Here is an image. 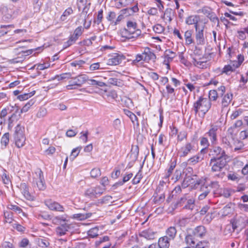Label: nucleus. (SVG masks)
<instances>
[{
  "label": "nucleus",
  "instance_id": "obj_1",
  "mask_svg": "<svg viewBox=\"0 0 248 248\" xmlns=\"http://www.w3.org/2000/svg\"><path fill=\"white\" fill-rule=\"evenodd\" d=\"M211 106V103L208 99L200 97L199 99L193 104V110L194 111L195 114L198 112H201L202 115L204 116L209 110Z\"/></svg>",
  "mask_w": 248,
  "mask_h": 248
},
{
  "label": "nucleus",
  "instance_id": "obj_2",
  "mask_svg": "<svg viewBox=\"0 0 248 248\" xmlns=\"http://www.w3.org/2000/svg\"><path fill=\"white\" fill-rule=\"evenodd\" d=\"M67 221L66 217L63 216H58L53 219V222L56 224H60V226L56 228L57 235L62 236L66 233L70 229V225L66 223Z\"/></svg>",
  "mask_w": 248,
  "mask_h": 248
},
{
  "label": "nucleus",
  "instance_id": "obj_3",
  "mask_svg": "<svg viewBox=\"0 0 248 248\" xmlns=\"http://www.w3.org/2000/svg\"><path fill=\"white\" fill-rule=\"evenodd\" d=\"M156 59V56L151 50V49L146 47L141 54H138L136 56V58L133 60L132 63L136 64L137 63L143 61L148 62L150 61L155 62Z\"/></svg>",
  "mask_w": 248,
  "mask_h": 248
},
{
  "label": "nucleus",
  "instance_id": "obj_4",
  "mask_svg": "<svg viewBox=\"0 0 248 248\" xmlns=\"http://www.w3.org/2000/svg\"><path fill=\"white\" fill-rule=\"evenodd\" d=\"M197 151L195 143L193 141H187L179 149L178 154L181 157H185L195 154Z\"/></svg>",
  "mask_w": 248,
  "mask_h": 248
},
{
  "label": "nucleus",
  "instance_id": "obj_5",
  "mask_svg": "<svg viewBox=\"0 0 248 248\" xmlns=\"http://www.w3.org/2000/svg\"><path fill=\"white\" fill-rule=\"evenodd\" d=\"M32 184L40 190H44L46 188L43 172L40 169H37L33 176Z\"/></svg>",
  "mask_w": 248,
  "mask_h": 248
},
{
  "label": "nucleus",
  "instance_id": "obj_6",
  "mask_svg": "<svg viewBox=\"0 0 248 248\" xmlns=\"http://www.w3.org/2000/svg\"><path fill=\"white\" fill-rule=\"evenodd\" d=\"M205 180L202 179H199L196 180V182L194 184V188H197L198 186L201 185L200 192L201 194L199 195L198 199L199 200L204 199L211 191V186H208L204 182Z\"/></svg>",
  "mask_w": 248,
  "mask_h": 248
},
{
  "label": "nucleus",
  "instance_id": "obj_7",
  "mask_svg": "<svg viewBox=\"0 0 248 248\" xmlns=\"http://www.w3.org/2000/svg\"><path fill=\"white\" fill-rule=\"evenodd\" d=\"M105 190V188L99 186L90 187L86 190L84 195L85 197L93 200L101 196Z\"/></svg>",
  "mask_w": 248,
  "mask_h": 248
},
{
  "label": "nucleus",
  "instance_id": "obj_8",
  "mask_svg": "<svg viewBox=\"0 0 248 248\" xmlns=\"http://www.w3.org/2000/svg\"><path fill=\"white\" fill-rule=\"evenodd\" d=\"M226 165V158H212L209 163L211 171L214 172L220 171Z\"/></svg>",
  "mask_w": 248,
  "mask_h": 248
},
{
  "label": "nucleus",
  "instance_id": "obj_9",
  "mask_svg": "<svg viewBox=\"0 0 248 248\" xmlns=\"http://www.w3.org/2000/svg\"><path fill=\"white\" fill-rule=\"evenodd\" d=\"M108 59L107 60V64L108 65H117L122 62L125 59L122 54L114 53L108 55Z\"/></svg>",
  "mask_w": 248,
  "mask_h": 248
},
{
  "label": "nucleus",
  "instance_id": "obj_10",
  "mask_svg": "<svg viewBox=\"0 0 248 248\" xmlns=\"http://www.w3.org/2000/svg\"><path fill=\"white\" fill-rule=\"evenodd\" d=\"M238 67H239V64L237 61L231 62L228 64L225 65L223 68L218 69L220 72L219 74L223 75L224 74L226 75H230Z\"/></svg>",
  "mask_w": 248,
  "mask_h": 248
},
{
  "label": "nucleus",
  "instance_id": "obj_11",
  "mask_svg": "<svg viewBox=\"0 0 248 248\" xmlns=\"http://www.w3.org/2000/svg\"><path fill=\"white\" fill-rule=\"evenodd\" d=\"M210 155L213 156L212 158H219L220 159L226 158L225 157L227 156L225 151L217 146H214L210 149Z\"/></svg>",
  "mask_w": 248,
  "mask_h": 248
},
{
  "label": "nucleus",
  "instance_id": "obj_12",
  "mask_svg": "<svg viewBox=\"0 0 248 248\" xmlns=\"http://www.w3.org/2000/svg\"><path fill=\"white\" fill-rule=\"evenodd\" d=\"M45 204L50 210L62 212L64 211L63 206L51 199L45 200Z\"/></svg>",
  "mask_w": 248,
  "mask_h": 248
},
{
  "label": "nucleus",
  "instance_id": "obj_13",
  "mask_svg": "<svg viewBox=\"0 0 248 248\" xmlns=\"http://www.w3.org/2000/svg\"><path fill=\"white\" fill-rule=\"evenodd\" d=\"M207 50H210V48H206L205 49V53L202 58V59H205V60L202 61H199L196 59H194L193 64L195 66L200 68H204L206 67V61L207 60H209L211 59V55L212 54V53L207 52Z\"/></svg>",
  "mask_w": 248,
  "mask_h": 248
},
{
  "label": "nucleus",
  "instance_id": "obj_14",
  "mask_svg": "<svg viewBox=\"0 0 248 248\" xmlns=\"http://www.w3.org/2000/svg\"><path fill=\"white\" fill-rule=\"evenodd\" d=\"M72 79L69 81L76 86L80 87L88 80V76L85 74L79 75L75 78H72Z\"/></svg>",
  "mask_w": 248,
  "mask_h": 248
},
{
  "label": "nucleus",
  "instance_id": "obj_15",
  "mask_svg": "<svg viewBox=\"0 0 248 248\" xmlns=\"http://www.w3.org/2000/svg\"><path fill=\"white\" fill-rule=\"evenodd\" d=\"M118 35L121 37V40L122 41L133 40L140 35L136 32H118Z\"/></svg>",
  "mask_w": 248,
  "mask_h": 248
},
{
  "label": "nucleus",
  "instance_id": "obj_16",
  "mask_svg": "<svg viewBox=\"0 0 248 248\" xmlns=\"http://www.w3.org/2000/svg\"><path fill=\"white\" fill-rule=\"evenodd\" d=\"M191 232L193 234L195 237L198 238H202L203 237L206 233V230L203 226H199L196 227L192 230Z\"/></svg>",
  "mask_w": 248,
  "mask_h": 248
},
{
  "label": "nucleus",
  "instance_id": "obj_17",
  "mask_svg": "<svg viewBox=\"0 0 248 248\" xmlns=\"http://www.w3.org/2000/svg\"><path fill=\"white\" fill-rule=\"evenodd\" d=\"M217 126H214L206 133V135L209 137L211 143L213 144H216L217 143Z\"/></svg>",
  "mask_w": 248,
  "mask_h": 248
},
{
  "label": "nucleus",
  "instance_id": "obj_18",
  "mask_svg": "<svg viewBox=\"0 0 248 248\" xmlns=\"http://www.w3.org/2000/svg\"><path fill=\"white\" fill-rule=\"evenodd\" d=\"M197 241L198 238L195 237L191 232H188L185 236V241L186 243L192 248H195L197 244Z\"/></svg>",
  "mask_w": 248,
  "mask_h": 248
},
{
  "label": "nucleus",
  "instance_id": "obj_19",
  "mask_svg": "<svg viewBox=\"0 0 248 248\" xmlns=\"http://www.w3.org/2000/svg\"><path fill=\"white\" fill-rule=\"evenodd\" d=\"M12 107L13 108H11L10 113H12V114L8 119L9 125L12 124L14 121L17 119L18 118L17 114L19 116L21 113H22L21 112H20V109L17 106H15Z\"/></svg>",
  "mask_w": 248,
  "mask_h": 248
},
{
  "label": "nucleus",
  "instance_id": "obj_20",
  "mask_svg": "<svg viewBox=\"0 0 248 248\" xmlns=\"http://www.w3.org/2000/svg\"><path fill=\"white\" fill-rule=\"evenodd\" d=\"M81 34L82 32H74L73 34H70L68 40L64 44V47L67 48L73 44Z\"/></svg>",
  "mask_w": 248,
  "mask_h": 248
},
{
  "label": "nucleus",
  "instance_id": "obj_21",
  "mask_svg": "<svg viewBox=\"0 0 248 248\" xmlns=\"http://www.w3.org/2000/svg\"><path fill=\"white\" fill-rule=\"evenodd\" d=\"M19 188L21 193L26 199L29 201L33 200V197L30 193L27 186L25 183L21 184Z\"/></svg>",
  "mask_w": 248,
  "mask_h": 248
},
{
  "label": "nucleus",
  "instance_id": "obj_22",
  "mask_svg": "<svg viewBox=\"0 0 248 248\" xmlns=\"http://www.w3.org/2000/svg\"><path fill=\"white\" fill-rule=\"evenodd\" d=\"M156 232L151 229H147L142 231L140 233V236L148 240L154 239Z\"/></svg>",
  "mask_w": 248,
  "mask_h": 248
},
{
  "label": "nucleus",
  "instance_id": "obj_23",
  "mask_svg": "<svg viewBox=\"0 0 248 248\" xmlns=\"http://www.w3.org/2000/svg\"><path fill=\"white\" fill-rule=\"evenodd\" d=\"M165 233L166 235L165 236H166L169 240H170L171 241L173 240L177 234L176 229L173 226L170 227L166 230Z\"/></svg>",
  "mask_w": 248,
  "mask_h": 248
},
{
  "label": "nucleus",
  "instance_id": "obj_24",
  "mask_svg": "<svg viewBox=\"0 0 248 248\" xmlns=\"http://www.w3.org/2000/svg\"><path fill=\"white\" fill-rule=\"evenodd\" d=\"M233 95L232 93H227L222 97L221 101L222 109L227 107L232 100V99Z\"/></svg>",
  "mask_w": 248,
  "mask_h": 248
},
{
  "label": "nucleus",
  "instance_id": "obj_25",
  "mask_svg": "<svg viewBox=\"0 0 248 248\" xmlns=\"http://www.w3.org/2000/svg\"><path fill=\"white\" fill-rule=\"evenodd\" d=\"M168 184H169V179H167V177H164L163 179L159 182V184L156 189L155 193L162 192L167 187Z\"/></svg>",
  "mask_w": 248,
  "mask_h": 248
},
{
  "label": "nucleus",
  "instance_id": "obj_26",
  "mask_svg": "<svg viewBox=\"0 0 248 248\" xmlns=\"http://www.w3.org/2000/svg\"><path fill=\"white\" fill-rule=\"evenodd\" d=\"M124 112L130 119L134 125L136 124L137 127L139 126V123L138 120V118L135 115V114L127 109H124Z\"/></svg>",
  "mask_w": 248,
  "mask_h": 248
},
{
  "label": "nucleus",
  "instance_id": "obj_27",
  "mask_svg": "<svg viewBox=\"0 0 248 248\" xmlns=\"http://www.w3.org/2000/svg\"><path fill=\"white\" fill-rule=\"evenodd\" d=\"M170 241L166 236H164L158 239V244L160 248H169Z\"/></svg>",
  "mask_w": 248,
  "mask_h": 248
},
{
  "label": "nucleus",
  "instance_id": "obj_28",
  "mask_svg": "<svg viewBox=\"0 0 248 248\" xmlns=\"http://www.w3.org/2000/svg\"><path fill=\"white\" fill-rule=\"evenodd\" d=\"M234 207V204L232 202H230L227 204L223 209H222V215L224 216H226L231 213L233 211Z\"/></svg>",
  "mask_w": 248,
  "mask_h": 248
},
{
  "label": "nucleus",
  "instance_id": "obj_29",
  "mask_svg": "<svg viewBox=\"0 0 248 248\" xmlns=\"http://www.w3.org/2000/svg\"><path fill=\"white\" fill-rule=\"evenodd\" d=\"M36 242L38 246L41 248H46L50 245L48 239L46 238H38Z\"/></svg>",
  "mask_w": 248,
  "mask_h": 248
},
{
  "label": "nucleus",
  "instance_id": "obj_30",
  "mask_svg": "<svg viewBox=\"0 0 248 248\" xmlns=\"http://www.w3.org/2000/svg\"><path fill=\"white\" fill-rule=\"evenodd\" d=\"M202 160V158H201L200 155L199 154H197L189 158L187 161V164L190 165H194L199 162Z\"/></svg>",
  "mask_w": 248,
  "mask_h": 248
},
{
  "label": "nucleus",
  "instance_id": "obj_31",
  "mask_svg": "<svg viewBox=\"0 0 248 248\" xmlns=\"http://www.w3.org/2000/svg\"><path fill=\"white\" fill-rule=\"evenodd\" d=\"M15 138V141L16 145L18 148H21L23 147L25 143L26 140V138L25 136L24 137H16Z\"/></svg>",
  "mask_w": 248,
  "mask_h": 248
},
{
  "label": "nucleus",
  "instance_id": "obj_32",
  "mask_svg": "<svg viewBox=\"0 0 248 248\" xmlns=\"http://www.w3.org/2000/svg\"><path fill=\"white\" fill-rule=\"evenodd\" d=\"M24 127L20 124H18L15 127V131L14 134V137H24Z\"/></svg>",
  "mask_w": 248,
  "mask_h": 248
},
{
  "label": "nucleus",
  "instance_id": "obj_33",
  "mask_svg": "<svg viewBox=\"0 0 248 248\" xmlns=\"http://www.w3.org/2000/svg\"><path fill=\"white\" fill-rule=\"evenodd\" d=\"M9 133H5L1 139V146L2 149L6 147L9 142Z\"/></svg>",
  "mask_w": 248,
  "mask_h": 248
},
{
  "label": "nucleus",
  "instance_id": "obj_34",
  "mask_svg": "<svg viewBox=\"0 0 248 248\" xmlns=\"http://www.w3.org/2000/svg\"><path fill=\"white\" fill-rule=\"evenodd\" d=\"M199 18L200 17L198 16H190L186 19V22L188 25H194L195 26L197 23Z\"/></svg>",
  "mask_w": 248,
  "mask_h": 248
},
{
  "label": "nucleus",
  "instance_id": "obj_35",
  "mask_svg": "<svg viewBox=\"0 0 248 248\" xmlns=\"http://www.w3.org/2000/svg\"><path fill=\"white\" fill-rule=\"evenodd\" d=\"M82 147L81 146H79L73 149L70 155V159L73 160L78 155Z\"/></svg>",
  "mask_w": 248,
  "mask_h": 248
},
{
  "label": "nucleus",
  "instance_id": "obj_36",
  "mask_svg": "<svg viewBox=\"0 0 248 248\" xmlns=\"http://www.w3.org/2000/svg\"><path fill=\"white\" fill-rule=\"evenodd\" d=\"M172 15V10L170 9H167L165 12L163 16V18L164 20H165L166 21L170 22L171 20V16Z\"/></svg>",
  "mask_w": 248,
  "mask_h": 248
},
{
  "label": "nucleus",
  "instance_id": "obj_37",
  "mask_svg": "<svg viewBox=\"0 0 248 248\" xmlns=\"http://www.w3.org/2000/svg\"><path fill=\"white\" fill-rule=\"evenodd\" d=\"M35 91H33L29 93H26L23 94L19 95L18 96V98L21 101L25 100L32 96L35 94Z\"/></svg>",
  "mask_w": 248,
  "mask_h": 248
},
{
  "label": "nucleus",
  "instance_id": "obj_38",
  "mask_svg": "<svg viewBox=\"0 0 248 248\" xmlns=\"http://www.w3.org/2000/svg\"><path fill=\"white\" fill-rule=\"evenodd\" d=\"M196 39L198 44H203L204 38L203 32H197L196 34Z\"/></svg>",
  "mask_w": 248,
  "mask_h": 248
},
{
  "label": "nucleus",
  "instance_id": "obj_39",
  "mask_svg": "<svg viewBox=\"0 0 248 248\" xmlns=\"http://www.w3.org/2000/svg\"><path fill=\"white\" fill-rule=\"evenodd\" d=\"M90 174L92 178H96L101 175V172L100 169L95 168L91 170Z\"/></svg>",
  "mask_w": 248,
  "mask_h": 248
},
{
  "label": "nucleus",
  "instance_id": "obj_40",
  "mask_svg": "<svg viewBox=\"0 0 248 248\" xmlns=\"http://www.w3.org/2000/svg\"><path fill=\"white\" fill-rule=\"evenodd\" d=\"M7 208L9 209L13 210L18 214L22 212V210L19 206L13 204L11 203H10L7 205Z\"/></svg>",
  "mask_w": 248,
  "mask_h": 248
},
{
  "label": "nucleus",
  "instance_id": "obj_41",
  "mask_svg": "<svg viewBox=\"0 0 248 248\" xmlns=\"http://www.w3.org/2000/svg\"><path fill=\"white\" fill-rule=\"evenodd\" d=\"M98 228L96 227L89 230L88 234L91 237H95L98 235Z\"/></svg>",
  "mask_w": 248,
  "mask_h": 248
},
{
  "label": "nucleus",
  "instance_id": "obj_42",
  "mask_svg": "<svg viewBox=\"0 0 248 248\" xmlns=\"http://www.w3.org/2000/svg\"><path fill=\"white\" fill-rule=\"evenodd\" d=\"M34 101L32 100H30L27 103H26L24 106L20 110V112H26L28 111L30 107L33 105Z\"/></svg>",
  "mask_w": 248,
  "mask_h": 248
},
{
  "label": "nucleus",
  "instance_id": "obj_43",
  "mask_svg": "<svg viewBox=\"0 0 248 248\" xmlns=\"http://www.w3.org/2000/svg\"><path fill=\"white\" fill-rule=\"evenodd\" d=\"M73 13V10L71 8H68L65 10L63 14L61 17L62 21H64L67 19V17Z\"/></svg>",
  "mask_w": 248,
  "mask_h": 248
},
{
  "label": "nucleus",
  "instance_id": "obj_44",
  "mask_svg": "<svg viewBox=\"0 0 248 248\" xmlns=\"http://www.w3.org/2000/svg\"><path fill=\"white\" fill-rule=\"evenodd\" d=\"M88 80L89 81V84L91 85H96L99 87H104L106 86V84L102 81H97L93 79H88Z\"/></svg>",
  "mask_w": 248,
  "mask_h": 248
},
{
  "label": "nucleus",
  "instance_id": "obj_45",
  "mask_svg": "<svg viewBox=\"0 0 248 248\" xmlns=\"http://www.w3.org/2000/svg\"><path fill=\"white\" fill-rule=\"evenodd\" d=\"M13 108L12 106L7 107L3 108L0 112V118L1 119L4 118L8 114L11 113V109Z\"/></svg>",
  "mask_w": 248,
  "mask_h": 248
},
{
  "label": "nucleus",
  "instance_id": "obj_46",
  "mask_svg": "<svg viewBox=\"0 0 248 248\" xmlns=\"http://www.w3.org/2000/svg\"><path fill=\"white\" fill-rule=\"evenodd\" d=\"M28 246L30 247L31 245L30 244L29 240L26 238L22 239L21 240V241L19 243V247L20 248H27Z\"/></svg>",
  "mask_w": 248,
  "mask_h": 248
},
{
  "label": "nucleus",
  "instance_id": "obj_47",
  "mask_svg": "<svg viewBox=\"0 0 248 248\" xmlns=\"http://www.w3.org/2000/svg\"><path fill=\"white\" fill-rule=\"evenodd\" d=\"M204 22L200 20V19L198 20L197 23L195 24V27L196 31H203L204 29Z\"/></svg>",
  "mask_w": 248,
  "mask_h": 248
},
{
  "label": "nucleus",
  "instance_id": "obj_48",
  "mask_svg": "<svg viewBox=\"0 0 248 248\" xmlns=\"http://www.w3.org/2000/svg\"><path fill=\"white\" fill-rule=\"evenodd\" d=\"M187 134L186 131L183 130L179 132L177 136V140L179 141H182L186 139Z\"/></svg>",
  "mask_w": 248,
  "mask_h": 248
},
{
  "label": "nucleus",
  "instance_id": "obj_49",
  "mask_svg": "<svg viewBox=\"0 0 248 248\" xmlns=\"http://www.w3.org/2000/svg\"><path fill=\"white\" fill-rule=\"evenodd\" d=\"M71 74L70 73H65L62 74L60 75H57L55 77V79H57L58 80H62L65 78H71Z\"/></svg>",
  "mask_w": 248,
  "mask_h": 248
},
{
  "label": "nucleus",
  "instance_id": "obj_50",
  "mask_svg": "<svg viewBox=\"0 0 248 248\" xmlns=\"http://www.w3.org/2000/svg\"><path fill=\"white\" fill-rule=\"evenodd\" d=\"M242 112L243 110L241 109H238L233 111L230 116L231 119L233 120L236 119Z\"/></svg>",
  "mask_w": 248,
  "mask_h": 248
},
{
  "label": "nucleus",
  "instance_id": "obj_51",
  "mask_svg": "<svg viewBox=\"0 0 248 248\" xmlns=\"http://www.w3.org/2000/svg\"><path fill=\"white\" fill-rule=\"evenodd\" d=\"M112 199V198L111 196L109 195H106L103 197L102 198L99 199L98 201V202L101 204L107 203L108 202H111Z\"/></svg>",
  "mask_w": 248,
  "mask_h": 248
},
{
  "label": "nucleus",
  "instance_id": "obj_52",
  "mask_svg": "<svg viewBox=\"0 0 248 248\" xmlns=\"http://www.w3.org/2000/svg\"><path fill=\"white\" fill-rule=\"evenodd\" d=\"M217 93L216 90H211L209 93V100L216 101L217 98Z\"/></svg>",
  "mask_w": 248,
  "mask_h": 248
},
{
  "label": "nucleus",
  "instance_id": "obj_53",
  "mask_svg": "<svg viewBox=\"0 0 248 248\" xmlns=\"http://www.w3.org/2000/svg\"><path fill=\"white\" fill-rule=\"evenodd\" d=\"M142 177L141 172L140 170L132 180L133 184L136 185L139 183Z\"/></svg>",
  "mask_w": 248,
  "mask_h": 248
},
{
  "label": "nucleus",
  "instance_id": "obj_54",
  "mask_svg": "<svg viewBox=\"0 0 248 248\" xmlns=\"http://www.w3.org/2000/svg\"><path fill=\"white\" fill-rule=\"evenodd\" d=\"M91 215V213L77 214L75 215V217L78 218L79 220H84L89 218Z\"/></svg>",
  "mask_w": 248,
  "mask_h": 248
},
{
  "label": "nucleus",
  "instance_id": "obj_55",
  "mask_svg": "<svg viewBox=\"0 0 248 248\" xmlns=\"http://www.w3.org/2000/svg\"><path fill=\"white\" fill-rule=\"evenodd\" d=\"M47 113V110L45 108H41L38 110L36 116L38 118H41L45 117Z\"/></svg>",
  "mask_w": 248,
  "mask_h": 248
},
{
  "label": "nucleus",
  "instance_id": "obj_56",
  "mask_svg": "<svg viewBox=\"0 0 248 248\" xmlns=\"http://www.w3.org/2000/svg\"><path fill=\"white\" fill-rule=\"evenodd\" d=\"M191 32H185V37L186 42V44L189 45L193 42V39L191 37Z\"/></svg>",
  "mask_w": 248,
  "mask_h": 248
},
{
  "label": "nucleus",
  "instance_id": "obj_57",
  "mask_svg": "<svg viewBox=\"0 0 248 248\" xmlns=\"http://www.w3.org/2000/svg\"><path fill=\"white\" fill-rule=\"evenodd\" d=\"M12 227L14 229H16L17 231L21 232H24L26 229L25 227L17 223H13L12 224Z\"/></svg>",
  "mask_w": 248,
  "mask_h": 248
},
{
  "label": "nucleus",
  "instance_id": "obj_58",
  "mask_svg": "<svg viewBox=\"0 0 248 248\" xmlns=\"http://www.w3.org/2000/svg\"><path fill=\"white\" fill-rule=\"evenodd\" d=\"M176 166V164L174 162H171L169 169L168 170L167 172L164 177H167V179H169V177L172 173V172L174 169L175 168Z\"/></svg>",
  "mask_w": 248,
  "mask_h": 248
},
{
  "label": "nucleus",
  "instance_id": "obj_59",
  "mask_svg": "<svg viewBox=\"0 0 248 248\" xmlns=\"http://www.w3.org/2000/svg\"><path fill=\"white\" fill-rule=\"evenodd\" d=\"M37 218L39 219H45V220H49L50 219V216L48 215L46 213L43 212L40 214H39L37 215Z\"/></svg>",
  "mask_w": 248,
  "mask_h": 248
},
{
  "label": "nucleus",
  "instance_id": "obj_60",
  "mask_svg": "<svg viewBox=\"0 0 248 248\" xmlns=\"http://www.w3.org/2000/svg\"><path fill=\"white\" fill-rule=\"evenodd\" d=\"M120 13H121L124 17L132 15V12H131V10L128 8H125L121 10L120 12Z\"/></svg>",
  "mask_w": 248,
  "mask_h": 248
},
{
  "label": "nucleus",
  "instance_id": "obj_61",
  "mask_svg": "<svg viewBox=\"0 0 248 248\" xmlns=\"http://www.w3.org/2000/svg\"><path fill=\"white\" fill-rule=\"evenodd\" d=\"M4 216L7 223H11L13 222V214L12 213L6 212L4 213Z\"/></svg>",
  "mask_w": 248,
  "mask_h": 248
},
{
  "label": "nucleus",
  "instance_id": "obj_62",
  "mask_svg": "<svg viewBox=\"0 0 248 248\" xmlns=\"http://www.w3.org/2000/svg\"><path fill=\"white\" fill-rule=\"evenodd\" d=\"M158 193H157V194L155 193L156 195L155 197V202H162L164 201L165 199V195L164 194L161 193L160 195H158Z\"/></svg>",
  "mask_w": 248,
  "mask_h": 248
},
{
  "label": "nucleus",
  "instance_id": "obj_63",
  "mask_svg": "<svg viewBox=\"0 0 248 248\" xmlns=\"http://www.w3.org/2000/svg\"><path fill=\"white\" fill-rule=\"evenodd\" d=\"M213 218V214L212 213H208L203 218V221L204 223L208 224L212 221Z\"/></svg>",
  "mask_w": 248,
  "mask_h": 248
},
{
  "label": "nucleus",
  "instance_id": "obj_64",
  "mask_svg": "<svg viewBox=\"0 0 248 248\" xmlns=\"http://www.w3.org/2000/svg\"><path fill=\"white\" fill-rule=\"evenodd\" d=\"M195 248H208V243L206 242H200L198 243L195 247Z\"/></svg>",
  "mask_w": 248,
  "mask_h": 248
}]
</instances>
